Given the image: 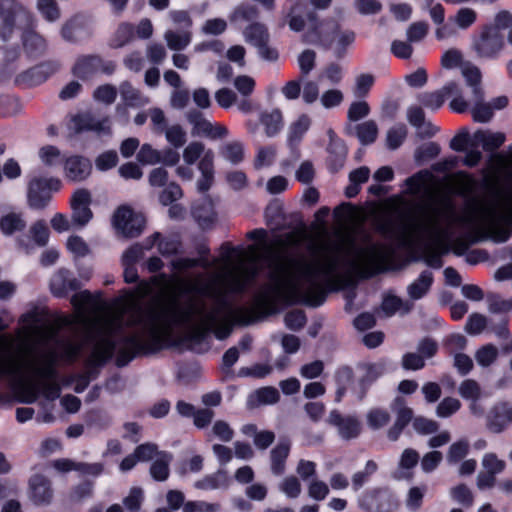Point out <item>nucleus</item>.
<instances>
[{
	"mask_svg": "<svg viewBox=\"0 0 512 512\" xmlns=\"http://www.w3.org/2000/svg\"><path fill=\"white\" fill-rule=\"evenodd\" d=\"M311 118L307 114L300 115L296 120L290 123L287 130V143L293 148L303 139L311 126Z\"/></svg>",
	"mask_w": 512,
	"mask_h": 512,
	"instance_id": "nucleus-26",
	"label": "nucleus"
},
{
	"mask_svg": "<svg viewBox=\"0 0 512 512\" xmlns=\"http://www.w3.org/2000/svg\"><path fill=\"white\" fill-rule=\"evenodd\" d=\"M407 136V128L404 124H397L387 132L386 141L390 149L398 148Z\"/></svg>",
	"mask_w": 512,
	"mask_h": 512,
	"instance_id": "nucleus-58",
	"label": "nucleus"
},
{
	"mask_svg": "<svg viewBox=\"0 0 512 512\" xmlns=\"http://www.w3.org/2000/svg\"><path fill=\"white\" fill-rule=\"evenodd\" d=\"M26 220L21 212H8L0 218V231L5 236L22 232L26 228Z\"/></svg>",
	"mask_w": 512,
	"mask_h": 512,
	"instance_id": "nucleus-27",
	"label": "nucleus"
},
{
	"mask_svg": "<svg viewBox=\"0 0 512 512\" xmlns=\"http://www.w3.org/2000/svg\"><path fill=\"white\" fill-rule=\"evenodd\" d=\"M61 181L58 178L34 177L28 184V204L33 209L44 208L51 199V192L58 191Z\"/></svg>",
	"mask_w": 512,
	"mask_h": 512,
	"instance_id": "nucleus-8",
	"label": "nucleus"
},
{
	"mask_svg": "<svg viewBox=\"0 0 512 512\" xmlns=\"http://www.w3.org/2000/svg\"><path fill=\"white\" fill-rule=\"evenodd\" d=\"M391 409L396 414L395 423L406 427L413 418V410L406 405L403 397L397 396L391 403Z\"/></svg>",
	"mask_w": 512,
	"mask_h": 512,
	"instance_id": "nucleus-41",
	"label": "nucleus"
},
{
	"mask_svg": "<svg viewBox=\"0 0 512 512\" xmlns=\"http://www.w3.org/2000/svg\"><path fill=\"white\" fill-rule=\"evenodd\" d=\"M172 455L167 452L157 454L154 462L150 467L151 476L157 481H165L169 476V465Z\"/></svg>",
	"mask_w": 512,
	"mask_h": 512,
	"instance_id": "nucleus-35",
	"label": "nucleus"
},
{
	"mask_svg": "<svg viewBox=\"0 0 512 512\" xmlns=\"http://www.w3.org/2000/svg\"><path fill=\"white\" fill-rule=\"evenodd\" d=\"M366 421L371 429L377 430L389 423L390 414L386 409L372 408L366 415Z\"/></svg>",
	"mask_w": 512,
	"mask_h": 512,
	"instance_id": "nucleus-47",
	"label": "nucleus"
},
{
	"mask_svg": "<svg viewBox=\"0 0 512 512\" xmlns=\"http://www.w3.org/2000/svg\"><path fill=\"white\" fill-rule=\"evenodd\" d=\"M198 265L204 269H210L212 264L208 260L194 258H176L171 261L172 270L178 273L185 272Z\"/></svg>",
	"mask_w": 512,
	"mask_h": 512,
	"instance_id": "nucleus-49",
	"label": "nucleus"
},
{
	"mask_svg": "<svg viewBox=\"0 0 512 512\" xmlns=\"http://www.w3.org/2000/svg\"><path fill=\"white\" fill-rule=\"evenodd\" d=\"M19 17L29 18L28 11L21 3L17 0H0V38L3 41L11 39Z\"/></svg>",
	"mask_w": 512,
	"mask_h": 512,
	"instance_id": "nucleus-9",
	"label": "nucleus"
},
{
	"mask_svg": "<svg viewBox=\"0 0 512 512\" xmlns=\"http://www.w3.org/2000/svg\"><path fill=\"white\" fill-rule=\"evenodd\" d=\"M92 173L91 161L80 155H71L63 159V174L68 181L82 182Z\"/></svg>",
	"mask_w": 512,
	"mask_h": 512,
	"instance_id": "nucleus-14",
	"label": "nucleus"
},
{
	"mask_svg": "<svg viewBox=\"0 0 512 512\" xmlns=\"http://www.w3.org/2000/svg\"><path fill=\"white\" fill-rule=\"evenodd\" d=\"M226 485V475L222 471L207 475L195 482L194 486L201 490H214Z\"/></svg>",
	"mask_w": 512,
	"mask_h": 512,
	"instance_id": "nucleus-48",
	"label": "nucleus"
},
{
	"mask_svg": "<svg viewBox=\"0 0 512 512\" xmlns=\"http://www.w3.org/2000/svg\"><path fill=\"white\" fill-rule=\"evenodd\" d=\"M248 250L239 253L235 264L227 255L223 271L183 281L182 290L189 294L183 303L177 294L163 292L145 306L130 299L119 309L107 310L99 295L87 290L76 293L71 299L75 315L31 327L30 333L41 342L54 341L55 350L0 359V378L25 393L27 402H34L40 391L54 400L60 395L54 369L57 358L74 361L85 341L93 344L94 364L104 363L117 352V365L125 366L137 355L154 350L174 324L186 326L197 338L209 332L219 340L227 338L234 324L252 323L251 309L233 308L226 299L228 292H242L252 283V245Z\"/></svg>",
	"mask_w": 512,
	"mask_h": 512,
	"instance_id": "nucleus-1",
	"label": "nucleus"
},
{
	"mask_svg": "<svg viewBox=\"0 0 512 512\" xmlns=\"http://www.w3.org/2000/svg\"><path fill=\"white\" fill-rule=\"evenodd\" d=\"M54 491L51 480L41 474L31 476L28 483V498L36 506L52 503Z\"/></svg>",
	"mask_w": 512,
	"mask_h": 512,
	"instance_id": "nucleus-13",
	"label": "nucleus"
},
{
	"mask_svg": "<svg viewBox=\"0 0 512 512\" xmlns=\"http://www.w3.org/2000/svg\"><path fill=\"white\" fill-rule=\"evenodd\" d=\"M497 357L498 349L492 344L482 346L475 353L476 362L478 365L482 367L490 366L492 363L495 362Z\"/></svg>",
	"mask_w": 512,
	"mask_h": 512,
	"instance_id": "nucleus-54",
	"label": "nucleus"
},
{
	"mask_svg": "<svg viewBox=\"0 0 512 512\" xmlns=\"http://www.w3.org/2000/svg\"><path fill=\"white\" fill-rule=\"evenodd\" d=\"M455 218L452 200L445 195H433L417 206L415 215L405 224L404 241L422 243L428 252L427 264L440 268L441 255L449 250L448 240Z\"/></svg>",
	"mask_w": 512,
	"mask_h": 512,
	"instance_id": "nucleus-2",
	"label": "nucleus"
},
{
	"mask_svg": "<svg viewBox=\"0 0 512 512\" xmlns=\"http://www.w3.org/2000/svg\"><path fill=\"white\" fill-rule=\"evenodd\" d=\"M327 422L338 428V433L343 439L356 438L361 431V424L356 417H344L337 410L330 412Z\"/></svg>",
	"mask_w": 512,
	"mask_h": 512,
	"instance_id": "nucleus-16",
	"label": "nucleus"
},
{
	"mask_svg": "<svg viewBox=\"0 0 512 512\" xmlns=\"http://www.w3.org/2000/svg\"><path fill=\"white\" fill-rule=\"evenodd\" d=\"M451 498L465 507H470L473 504V494L471 490L464 484H459L452 487L449 491Z\"/></svg>",
	"mask_w": 512,
	"mask_h": 512,
	"instance_id": "nucleus-55",
	"label": "nucleus"
},
{
	"mask_svg": "<svg viewBox=\"0 0 512 512\" xmlns=\"http://www.w3.org/2000/svg\"><path fill=\"white\" fill-rule=\"evenodd\" d=\"M209 149L201 142L193 141L183 150V160L187 165H193L198 159H202Z\"/></svg>",
	"mask_w": 512,
	"mask_h": 512,
	"instance_id": "nucleus-52",
	"label": "nucleus"
},
{
	"mask_svg": "<svg viewBox=\"0 0 512 512\" xmlns=\"http://www.w3.org/2000/svg\"><path fill=\"white\" fill-rule=\"evenodd\" d=\"M259 120L264 126L267 137L276 136L283 126V117L279 109L261 113Z\"/></svg>",
	"mask_w": 512,
	"mask_h": 512,
	"instance_id": "nucleus-33",
	"label": "nucleus"
},
{
	"mask_svg": "<svg viewBox=\"0 0 512 512\" xmlns=\"http://www.w3.org/2000/svg\"><path fill=\"white\" fill-rule=\"evenodd\" d=\"M198 169L201 177L197 180L196 185L199 192H206L210 189L214 181V152L208 150L199 161Z\"/></svg>",
	"mask_w": 512,
	"mask_h": 512,
	"instance_id": "nucleus-23",
	"label": "nucleus"
},
{
	"mask_svg": "<svg viewBox=\"0 0 512 512\" xmlns=\"http://www.w3.org/2000/svg\"><path fill=\"white\" fill-rule=\"evenodd\" d=\"M460 407L461 403L458 399L446 397L436 407V415L440 418H448L456 413Z\"/></svg>",
	"mask_w": 512,
	"mask_h": 512,
	"instance_id": "nucleus-63",
	"label": "nucleus"
},
{
	"mask_svg": "<svg viewBox=\"0 0 512 512\" xmlns=\"http://www.w3.org/2000/svg\"><path fill=\"white\" fill-rule=\"evenodd\" d=\"M512 422V406L507 403L494 405L487 416V427L494 433H501Z\"/></svg>",
	"mask_w": 512,
	"mask_h": 512,
	"instance_id": "nucleus-19",
	"label": "nucleus"
},
{
	"mask_svg": "<svg viewBox=\"0 0 512 512\" xmlns=\"http://www.w3.org/2000/svg\"><path fill=\"white\" fill-rule=\"evenodd\" d=\"M61 37L69 43H79L90 36L89 28L83 18L74 16L67 20L61 27Z\"/></svg>",
	"mask_w": 512,
	"mask_h": 512,
	"instance_id": "nucleus-18",
	"label": "nucleus"
},
{
	"mask_svg": "<svg viewBox=\"0 0 512 512\" xmlns=\"http://www.w3.org/2000/svg\"><path fill=\"white\" fill-rule=\"evenodd\" d=\"M163 132H165L167 141L175 148L183 146L187 141L186 132L180 125L166 127Z\"/></svg>",
	"mask_w": 512,
	"mask_h": 512,
	"instance_id": "nucleus-61",
	"label": "nucleus"
},
{
	"mask_svg": "<svg viewBox=\"0 0 512 512\" xmlns=\"http://www.w3.org/2000/svg\"><path fill=\"white\" fill-rule=\"evenodd\" d=\"M111 224L117 236L135 238L142 233L145 219L130 206L120 205L112 214Z\"/></svg>",
	"mask_w": 512,
	"mask_h": 512,
	"instance_id": "nucleus-6",
	"label": "nucleus"
},
{
	"mask_svg": "<svg viewBox=\"0 0 512 512\" xmlns=\"http://www.w3.org/2000/svg\"><path fill=\"white\" fill-rule=\"evenodd\" d=\"M433 283L432 272L423 271L417 279L407 286V294L412 301L423 298Z\"/></svg>",
	"mask_w": 512,
	"mask_h": 512,
	"instance_id": "nucleus-29",
	"label": "nucleus"
},
{
	"mask_svg": "<svg viewBox=\"0 0 512 512\" xmlns=\"http://www.w3.org/2000/svg\"><path fill=\"white\" fill-rule=\"evenodd\" d=\"M147 249L157 244L158 251L162 256L168 257L178 254L181 251V242L178 236L161 237V234L156 232L146 240Z\"/></svg>",
	"mask_w": 512,
	"mask_h": 512,
	"instance_id": "nucleus-22",
	"label": "nucleus"
},
{
	"mask_svg": "<svg viewBox=\"0 0 512 512\" xmlns=\"http://www.w3.org/2000/svg\"><path fill=\"white\" fill-rule=\"evenodd\" d=\"M243 35L246 42L256 47L264 46L269 40L266 26L259 22H254L247 26L243 31Z\"/></svg>",
	"mask_w": 512,
	"mask_h": 512,
	"instance_id": "nucleus-32",
	"label": "nucleus"
},
{
	"mask_svg": "<svg viewBox=\"0 0 512 512\" xmlns=\"http://www.w3.org/2000/svg\"><path fill=\"white\" fill-rule=\"evenodd\" d=\"M382 309L388 316H391L400 310H402L403 313H409L412 309V304L408 301H403L397 296L388 295L383 300Z\"/></svg>",
	"mask_w": 512,
	"mask_h": 512,
	"instance_id": "nucleus-46",
	"label": "nucleus"
},
{
	"mask_svg": "<svg viewBox=\"0 0 512 512\" xmlns=\"http://www.w3.org/2000/svg\"><path fill=\"white\" fill-rule=\"evenodd\" d=\"M36 8L47 22H56L61 17V10L56 0H37Z\"/></svg>",
	"mask_w": 512,
	"mask_h": 512,
	"instance_id": "nucleus-43",
	"label": "nucleus"
},
{
	"mask_svg": "<svg viewBox=\"0 0 512 512\" xmlns=\"http://www.w3.org/2000/svg\"><path fill=\"white\" fill-rule=\"evenodd\" d=\"M92 202L91 192L86 188H78L71 197V221L77 227L86 226L93 218V212L90 209Z\"/></svg>",
	"mask_w": 512,
	"mask_h": 512,
	"instance_id": "nucleus-11",
	"label": "nucleus"
},
{
	"mask_svg": "<svg viewBox=\"0 0 512 512\" xmlns=\"http://www.w3.org/2000/svg\"><path fill=\"white\" fill-rule=\"evenodd\" d=\"M468 106L471 104V110L474 121L480 123L489 122L493 117V109L490 103L484 101V92L482 88H475L473 96H471Z\"/></svg>",
	"mask_w": 512,
	"mask_h": 512,
	"instance_id": "nucleus-21",
	"label": "nucleus"
},
{
	"mask_svg": "<svg viewBox=\"0 0 512 512\" xmlns=\"http://www.w3.org/2000/svg\"><path fill=\"white\" fill-rule=\"evenodd\" d=\"M72 129L76 133L84 131H94L97 133L110 132V119L108 117H96L92 113H83L74 116L71 120Z\"/></svg>",
	"mask_w": 512,
	"mask_h": 512,
	"instance_id": "nucleus-15",
	"label": "nucleus"
},
{
	"mask_svg": "<svg viewBox=\"0 0 512 512\" xmlns=\"http://www.w3.org/2000/svg\"><path fill=\"white\" fill-rule=\"evenodd\" d=\"M328 165L332 172H337L343 168L347 149L343 142H334L333 145H328Z\"/></svg>",
	"mask_w": 512,
	"mask_h": 512,
	"instance_id": "nucleus-37",
	"label": "nucleus"
},
{
	"mask_svg": "<svg viewBox=\"0 0 512 512\" xmlns=\"http://www.w3.org/2000/svg\"><path fill=\"white\" fill-rule=\"evenodd\" d=\"M320 79L326 80L330 85H337L343 79V67L337 62L328 63L320 74Z\"/></svg>",
	"mask_w": 512,
	"mask_h": 512,
	"instance_id": "nucleus-53",
	"label": "nucleus"
},
{
	"mask_svg": "<svg viewBox=\"0 0 512 512\" xmlns=\"http://www.w3.org/2000/svg\"><path fill=\"white\" fill-rule=\"evenodd\" d=\"M356 135L359 141L364 144L373 143L378 135V127L375 121L368 120L356 126Z\"/></svg>",
	"mask_w": 512,
	"mask_h": 512,
	"instance_id": "nucleus-45",
	"label": "nucleus"
},
{
	"mask_svg": "<svg viewBox=\"0 0 512 512\" xmlns=\"http://www.w3.org/2000/svg\"><path fill=\"white\" fill-rule=\"evenodd\" d=\"M258 17L259 9L255 5L242 3L233 10L229 19L232 23H237L253 21Z\"/></svg>",
	"mask_w": 512,
	"mask_h": 512,
	"instance_id": "nucleus-40",
	"label": "nucleus"
},
{
	"mask_svg": "<svg viewBox=\"0 0 512 512\" xmlns=\"http://www.w3.org/2000/svg\"><path fill=\"white\" fill-rule=\"evenodd\" d=\"M57 63H44L36 66L16 78L18 83L37 84L44 81L58 69Z\"/></svg>",
	"mask_w": 512,
	"mask_h": 512,
	"instance_id": "nucleus-25",
	"label": "nucleus"
},
{
	"mask_svg": "<svg viewBox=\"0 0 512 512\" xmlns=\"http://www.w3.org/2000/svg\"><path fill=\"white\" fill-rule=\"evenodd\" d=\"M290 452V442L280 441L270 453L271 471L274 475H281L285 471V462Z\"/></svg>",
	"mask_w": 512,
	"mask_h": 512,
	"instance_id": "nucleus-30",
	"label": "nucleus"
},
{
	"mask_svg": "<svg viewBox=\"0 0 512 512\" xmlns=\"http://www.w3.org/2000/svg\"><path fill=\"white\" fill-rule=\"evenodd\" d=\"M134 27L128 23H122L114 33L110 45L113 48H122L130 43L134 38Z\"/></svg>",
	"mask_w": 512,
	"mask_h": 512,
	"instance_id": "nucleus-44",
	"label": "nucleus"
},
{
	"mask_svg": "<svg viewBox=\"0 0 512 512\" xmlns=\"http://www.w3.org/2000/svg\"><path fill=\"white\" fill-rule=\"evenodd\" d=\"M164 39L169 49L180 51L191 43L192 33L190 30H167L164 33Z\"/></svg>",
	"mask_w": 512,
	"mask_h": 512,
	"instance_id": "nucleus-34",
	"label": "nucleus"
},
{
	"mask_svg": "<svg viewBox=\"0 0 512 512\" xmlns=\"http://www.w3.org/2000/svg\"><path fill=\"white\" fill-rule=\"evenodd\" d=\"M280 394L274 387L268 386L255 390L248 396L247 405L255 408L260 405H272L279 401Z\"/></svg>",
	"mask_w": 512,
	"mask_h": 512,
	"instance_id": "nucleus-28",
	"label": "nucleus"
},
{
	"mask_svg": "<svg viewBox=\"0 0 512 512\" xmlns=\"http://www.w3.org/2000/svg\"><path fill=\"white\" fill-rule=\"evenodd\" d=\"M39 158L46 166L53 167L63 163L60 150L52 145L42 147L38 152Z\"/></svg>",
	"mask_w": 512,
	"mask_h": 512,
	"instance_id": "nucleus-56",
	"label": "nucleus"
},
{
	"mask_svg": "<svg viewBox=\"0 0 512 512\" xmlns=\"http://www.w3.org/2000/svg\"><path fill=\"white\" fill-rule=\"evenodd\" d=\"M192 215L201 226L212 223L216 216L212 200L205 197L194 204L192 207Z\"/></svg>",
	"mask_w": 512,
	"mask_h": 512,
	"instance_id": "nucleus-31",
	"label": "nucleus"
},
{
	"mask_svg": "<svg viewBox=\"0 0 512 512\" xmlns=\"http://www.w3.org/2000/svg\"><path fill=\"white\" fill-rule=\"evenodd\" d=\"M446 97H452L450 108L458 113L468 109V103L461 96V88L456 82H448L441 89L434 92H426L419 96L420 102L431 110L439 109Z\"/></svg>",
	"mask_w": 512,
	"mask_h": 512,
	"instance_id": "nucleus-5",
	"label": "nucleus"
},
{
	"mask_svg": "<svg viewBox=\"0 0 512 512\" xmlns=\"http://www.w3.org/2000/svg\"><path fill=\"white\" fill-rule=\"evenodd\" d=\"M419 462V454L416 450L405 449L399 459L398 467L394 472V478L398 480H408L412 478V469Z\"/></svg>",
	"mask_w": 512,
	"mask_h": 512,
	"instance_id": "nucleus-24",
	"label": "nucleus"
},
{
	"mask_svg": "<svg viewBox=\"0 0 512 512\" xmlns=\"http://www.w3.org/2000/svg\"><path fill=\"white\" fill-rule=\"evenodd\" d=\"M31 238L38 246H45L49 240V229L43 220L35 222L29 229Z\"/></svg>",
	"mask_w": 512,
	"mask_h": 512,
	"instance_id": "nucleus-60",
	"label": "nucleus"
},
{
	"mask_svg": "<svg viewBox=\"0 0 512 512\" xmlns=\"http://www.w3.org/2000/svg\"><path fill=\"white\" fill-rule=\"evenodd\" d=\"M356 34L353 30L341 27L338 23H331L320 28L317 42L324 48L333 51L337 59L343 58L348 49L355 42Z\"/></svg>",
	"mask_w": 512,
	"mask_h": 512,
	"instance_id": "nucleus-4",
	"label": "nucleus"
},
{
	"mask_svg": "<svg viewBox=\"0 0 512 512\" xmlns=\"http://www.w3.org/2000/svg\"><path fill=\"white\" fill-rule=\"evenodd\" d=\"M220 155L231 164H239L244 159V147L239 141H231L223 144Z\"/></svg>",
	"mask_w": 512,
	"mask_h": 512,
	"instance_id": "nucleus-39",
	"label": "nucleus"
},
{
	"mask_svg": "<svg viewBox=\"0 0 512 512\" xmlns=\"http://www.w3.org/2000/svg\"><path fill=\"white\" fill-rule=\"evenodd\" d=\"M477 142L482 144L485 151H494L505 142V134L502 132L477 131L474 134Z\"/></svg>",
	"mask_w": 512,
	"mask_h": 512,
	"instance_id": "nucleus-36",
	"label": "nucleus"
},
{
	"mask_svg": "<svg viewBox=\"0 0 512 512\" xmlns=\"http://www.w3.org/2000/svg\"><path fill=\"white\" fill-rule=\"evenodd\" d=\"M475 210L478 218L491 227L496 242L503 243L510 238L511 229L499 224L512 223V187L505 191L496 190L491 199L478 202Z\"/></svg>",
	"mask_w": 512,
	"mask_h": 512,
	"instance_id": "nucleus-3",
	"label": "nucleus"
},
{
	"mask_svg": "<svg viewBox=\"0 0 512 512\" xmlns=\"http://www.w3.org/2000/svg\"><path fill=\"white\" fill-rule=\"evenodd\" d=\"M361 369L363 374L360 378V398L362 399L370 385L383 374L384 369L381 364H367L363 365Z\"/></svg>",
	"mask_w": 512,
	"mask_h": 512,
	"instance_id": "nucleus-38",
	"label": "nucleus"
},
{
	"mask_svg": "<svg viewBox=\"0 0 512 512\" xmlns=\"http://www.w3.org/2000/svg\"><path fill=\"white\" fill-rule=\"evenodd\" d=\"M504 47V40L500 32L492 26L483 28L472 41V49L480 59L496 58Z\"/></svg>",
	"mask_w": 512,
	"mask_h": 512,
	"instance_id": "nucleus-7",
	"label": "nucleus"
},
{
	"mask_svg": "<svg viewBox=\"0 0 512 512\" xmlns=\"http://www.w3.org/2000/svg\"><path fill=\"white\" fill-rule=\"evenodd\" d=\"M22 44L24 52L33 58L42 56L48 48L45 37L33 29H27L23 32Z\"/></svg>",
	"mask_w": 512,
	"mask_h": 512,
	"instance_id": "nucleus-20",
	"label": "nucleus"
},
{
	"mask_svg": "<svg viewBox=\"0 0 512 512\" xmlns=\"http://www.w3.org/2000/svg\"><path fill=\"white\" fill-rule=\"evenodd\" d=\"M122 99L131 106L144 105L148 103V98L144 97L142 93L134 88L131 83L124 81L119 87Z\"/></svg>",
	"mask_w": 512,
	"mask_h": 512,
	"instance_id": "nucleus-42",
	"label": "nucleus"
},
{
	"mask_svg": "<svg viewBox=\"0 0 512 512\" xmlns=\"http://www.w3.org/2000/svg\"><path fill=\"white\" fill-rule=\"evenodd\" d=\"M329 491L328 484L318 479L311 480L307 487L308 496L316 501L324 500Z\"/></svg>",
	"mask_w": 512,
	"mask_h": 512,
	"instance_id": "nucleus-64",
	"label": "nucleus"
},
{
	"mask_svg": "<svg viewBox=\"0 0 512 512\" xmlns=\"http://www.w3.org/2000/svg\"><path fill=\"white\" fill-rule=\"evenodd\" d=\"M115 68L116 65L113 61L105 60L98 55H86L76 60L72 72L81 79H88L100 72L111 75Z\"/></svg>",
	"mask_w": 512,
	"mask_h": 512,
	"instance_id": "nucleus-10",
	"label": "nucleus"
},
{
	"mask_svg": "<svg viewBox=\"0 0 512 512\" xmlns=\"http://www.w3.org/2000/svg\"><path fill=\"white\" fill-rule=\"evenodd\" d=\"M118 154L115 150H108L100 155H98L95 159V166L99 171H107L114 168L118 164Z\"/></svg>",
	"mask_w": 512,
	"mask_h": 512,
	"instance_id": "nucleus-62",
	"label": "nucleus"
},
{
	"mask_svg": "<svg viewBox=\"0 0 512 512\" xmlns=\"http://www.w3.org/2000/svg\"><path fill=\"white\" fill-rule=\"evenodd\" d=\"M144 499L143 490L138 487L131 488L123 499V505L128 512H138Z\"/></svg>",
	"mask_w": 512,
	"mask_h": 512,
	"instance_id": "nucleus-59",
	"label": "nucleus"
},
{
	"mask_svg": "<svg viewBox=\"0 0 512 512\" xmlns=\"http://www.w3.org/2000/svg\"><path fill=\"white\" fill-rule=\"evenodd\" d=\"M210 434L222 442H230L234 438V430L224 420H217L212 425Z\"/></svg>",
	"mask_w": 512,
	"mask_h": 512,
	"instance_id": "nucleus-57",
	"label": "nucleus"
},
{
	"mask_svg": "<svg viewBox=\"0 0 512 512\" xmlns=\"http://www.w3.org/2000/svg\"><path fill=\"white\" fill-rule=\"evenodd\" d=\"M188 122L192 125V134L204 136L211 139H222L227 137L228 129L219 124H213L197 110H190L186 114Z\"/></svg>",
	"mask_w": 512,
	"mask_h": 512,
	"instance_id": "nucleus-12",
	"label": "nucleus"
},
{
	"mask_svg": "<svg viewBox=\"0 0 512 512\" xmlns=\"http://www.w3.org/2000/svg\"><path fill=\"white\" fill-rule=\"evenodd\" d=\"M79 288L78 280L73 277L70 270L66 268L58 269L51 277L50 289L53 295L57 297H64L70 291Z\"/></svg>",
	"mask_w": 512,
	"mask_h": 512,
	"instance_id": "nucleus-17",
	"label": "nucleus"
},
{
	"mask_svg": "<svg viewBox=\"0 0 512 512\" xmlns=\"http://www.w3.org/2000/svg\"><path fill=\"white\" fill-rule=\"evenodd\" d=\"M458 393L465 400H479L482 396V389L475 380L466 379L460 383Z\"/></svg>",
	"mask_w": 512,
	"mask_h": 512,
	"instance_id": "nucleus-51",
	"label": "nucleus"
},
{
	"mask_svg": "<svg viewBox=\"0 0 512 512\" xmlns=\"http://www.w3.org/2000/svg\"><path fill=\"white\" fill-rule=\"evenodd\" d=\"M279 490L288 498L296 499L302 492L300 480L294 476H286L278 485Z\"/></svg>",
	"mask_w": 512,
	"mask_h": 512,
	"instance_id": "nucleus-50",
	"label": "nucleus"
}]
</instances>
